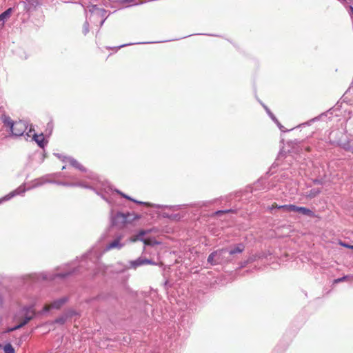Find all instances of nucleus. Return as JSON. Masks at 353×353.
<instances>
[{
  "mask_svg": "<svg viewBox=\"0 0 353 353\" xmlns=\"http://www.w3.org/2000/svg\"><path fill=\"white\" fill-rule=\"evenodd\" d=\"M277 125L279 126V129L282 131H285L283 128V126L278 121V122H275Z\"/></svg>",
  "mask_w": 353,
  "mask_h": 353,
  "instance_id": "36",
  "label": "nucleus"
},
{
  "mask_svg": "<svg viewBox=\"0 0 353 353\" xmlns=\"http://www.w3.org/2000/svg\"><path fill=\"white\" fill-rule=\"evenodd\" d=\"M150 231V230H141L139 232V233L134 236H132L131 238V241L132 242H135L137 241H143L145 245H148L149 243L147 242V240L146 239H144L143 238V236L147 234H148Z\"/></svg>",
  "mask_w": 353,
  "mask_h": 353,
  "instance_id": "8",
  "label": "nucleus"
},
{
  "mask_svg": "<svg viewBox=\"0 0 353 353\" xmlns=\"http://www.w3.org/2000/svg\"><path fill=\"white\" fill-rule=\"evenodd\" d=\"M230 212H232V210H225V211L224 210H219L216 213L217 214H223V213Z\"/></svg>",
  "mask_w": 353,
  "mask_h": 353,
  "instance_id": "31",
  "label": "nucleus"
},
{
  "mask_svg": "<svg viewBox=\"0 0 353 353\" xmlns=\"http://www.w3.org/2000/svg\"><path fill=\"white\" fill-rule=\"evenodd\" d=\"M104 21H105V20H103V21H101V25H102V24L104 23Z\"/></svg>",
  "mask_w": 353,
  "mask_h": 353,
  "instance_id": "46",
  "label": "nucleus"
},
{
  "mask_svg": "<svg viewBox=\"0 0 353 353\" xmlns=\"http://www.w3.org/2000/svg\"><path fill=\"white\" fill-rule=\"evenodd\" d=\"M24 311H25V314H24L25 316H24L23 320L21 322V323L23 325V326L26 325L30 320H32L35 315V312H34V310H33L32 307H26V308H24Z\"/></svg>",
  "mask_w": 353,
  "mask_h": 353,
  "instance_id": "5",
  "label": "nucleus"
},
{
  "mask_svg": "<svg viewBox=\"0 0 353 353\" xmlns=\"http://www.w3.org/2000/svg\"><path fill=\"white\" fill-rule=\"evenodd\" d=\"M342 245H343V246H345V247H347V248H348V246H349L348 245L345 244V243H342Z\"/></svg>",
  "mask_w": 353,
  "mask_h": 353,
  "instance_id": "42",
  "label": "nucleus"
},
{
  "mask_svg": "<svg viewBox=\"0 0 353 353\" xmlns=\"http://www.w3.org/2000/svg\"><path fill=\"white\" fill-rule=\"evenodd\" d=\"M65 168V166H63L62 170H64Z\"/></svg>",
  "mask_w": 353,
  "mask_h": 353,
  "instance_id": "47",
  "label": "nucleus"
},
{
  "mask_svg": "<svg viewBox=\"0 0 353 353\" xmlns=\"http://www.w3.org/2000/svg\"><path fill=\"white\" fill-rule=\"evenodd\" d=\"M226 248H223L220 250H217L215 252H219V254L216 255V263L218 264H221L225 262H228V260L225 259L224 257V254L227 252Z\"/></svg>",
  "mask_w": 353,
  "mask_h": 353,
  "instance_id": "10",
  "label": "nucleus"
},
{
  "mask_svg": "<svg viewBox=\"0 0 353 353\" xmlns=\"http://www.w3.org/2000/svg\"><path fill=\"white\" fill-rule=\"evenodd\" d=\"M349 14H350L351 18L353 19V7L352 6H350Z\"/></svg>",
  "mask_w": 353,
  "mask_h": 353,
  "instance_id": "34",
  "label": "nucleus"
},
{
  "mask_svg": "<svg viewBox=\"0 0 353 353\" xmlns=\"http://www.w3.org/2000/svg\"><path fill=\"white\" fill-rule=\"evenodd\" d=\"M122 239V236H118L116 239H114L113 241L110 243L108 245L106 249L107 250H111L114 248L121 249L123 244L120 243V241Z\"/></svg>",
  "mask_w": 353,
  "mask_h": 353,
  "instance_id": "9",
  "label": "nucleus"
},
{
  "mask_svg": "<svg viewBox=\"0 0 353 353\" xmlns=\"http://www.w3.org/2000/svg\"><path fill=\"white\" fill-rule=\"evenodd\" d=\"M1 119H2V121H3V124L6 126L9 127L10 129L11 128L12 125H13V123H14L12 121V120L11 119V118L9 116H6V114H3Z\"/></svg>",
  "mask_w": 353,
  "mask_h": 353,
  "instance_id": "20",
  "label": "nucleus"
},
{
  "mask_svg": "<svg viewBox=\"0 0 353 353\" xmlns=\"http://www.w3.org/2000/svg\"><path fill=\"white\" fill-rule=\"evenodd\" d=\"M130 216L129 213L124 214L121 212H118L112 219V223L113 225L118 226L121 228L125 223H128L130 220L128 217Z\"/></svg>",
  "mask_w": 353,
  "mask_h": 353,
  "instance_id": "2",
  "label": "nucleus"
},
{
  "mask_svg": "<svg viewBox=\"0 0 353 353\" xmlns=\"http://www.w3.org/2000/svg\"><path fill=\"white\" fill-rule=\"evenodd\" d=\"M34 131V130L32 128V126L30 127V130H29V132L26 133V136L28 137H30L31 136V133L32 132Z\"/></svg>",
  "mask_w": 353,
  "mask_h": 353,
  "instance_id": "32",
  "label": "nucleus"
},
{
  "mask_svg": "<svg viewBox=\"0 0 353 353\" xmlns=\"http://www.w3.org/2000/svg\"><path fill=\"white\" fill-rule=\"evenodd\" d=\"M13 9L10 8L7 9L6 11L0 14V22L2 21V23H4L5 21L7 20L11 15Z\"/></svg>",
  "mask_w": 353,
  "mask_h": 353,
  "instance_id": "14",
  "label": "nucleus"
},
{
  "mask_svg": "<svg viewBox=\"0 0 353 353\" xmlns=\"http://www.w3.org/2000/svg\"><path fill=\"white\" fill-rule=\"evenodd\" d=\"M341 147L345 151L353 153V141H348L342 143Z\"/></svg>",
  "mask_w": 353,
  "mask_h": 353,
  "instance_id": "16",
  "label": "nucleus"
},
{
  "mask_svg": "<svg viewBox=\"0 0 353 353\" xmlns=\"http://www.w3.org/2000/svg\"><path fill=\"white\" fill-rule=\"evenodd\" d=\"M3 350H4L5 353H14L15 352L14 349L13 348V347L12 346V345L10 343H7L3 347Z\"/></svg>",
  "mask_w": 353,
  "mask_h": 353,
  "instance_id": "23",
  "label": "nucleus"
},
{
  "mask_svg": "<svg viewBox=\"0 0 353 353\" xmlns=\"http://www.w3.org/2000/svg\"><path fill=\"white\" fill-rule=\"evenodd\" d=\"M292 212H297L309 217L313 218L316 216L313 211L305 207H299L294 205V208H292Z\"/></svg>",
  "mask_w": 353,
  "mask_h": 353,
  "instance_id": "6",
  "label": "nucleus"
},
{
  "mask_svg": "<svg viewBox=\"0 0 353 353\" xmlns=\"http://www.w3.org/2000/svg\"><path fill=\"white\" fill-rule=\"evenodd\" d=\"M244 250L245 245L243 243H239L236 245L233 248H231L228 252L230 255H234L235 254L241 253Z\"/></svg>",
  "mask_w": 353,
  "mask_h": 353,
  "instance_id": "13",
  "label": "nucleus"
},
{
  "mask_svg": "<svg viewBox=\"0 0 353 353\" xmlns=\"http://www.w3.org/2000/svg\"><path fill=\"white\" fill-rule=\"evenodd\" d=\"M314 183L315 184H321V181L319 179H314Z\"/></svg>",
  "mask_w": 353,
  "mask_h": 353,
  "instance_id": "37",
  "label": "nucleus"
},
{
  "mask_svg": "<svg viewBox=\"0 0 353 353\" xmlns=\"http://www.w3.org/2000/svg\"><path fill=\"white\" fill-rule=\"evenodd\" d=\"M58 185H65V186H75L79 185L81 187L87 188V186L82 185L81 183H70L66 182H56Z\"/></svg>",
  "mask_w": 353,
  "mask_h": 353,
  "instance_id": "24",
  "label": "nucleus"
},
{
  "mask_svg": "<svg viewBox=\"0 0 353 353\" xmlns=\"http://www.w3.org/2000/svg\"><path fill=\"white\" fill-rule=\"evenodd\" d=\"M168 284H169V281L167 280V281H165V283H164V286H165V287H166V286H168Z\"/></svg>",
  "mask_w": 353,
  "mask_h": 353,
  "instance_id": "39",
  "label": "nucleus"
},
{
  "mask_svg": "<svg viewBox=\"0 0 353 353\" xmlns=\"http://www.w3.org/2000/svg\"><path fill=\"white\" fill-rule=\"evenodd\" d=\"M266 110H267V112L268 113V114L270 116V117L272 118V119L274 121V122H278V120L275 117V116L270 111V110H268L267 108H265Z\"/></svg>",
  "mask_w": 353,
  "mask_h": 353,
  "instance_id": "29",
  "label": "nucleus"
},
{
  "mask_svg": "<svg viewBox=\"0 0 353 353\" xmlns=\"http://www.w3.org/2000/svg\"><path fill=\"white\" fill-rule=\"evenodd\" d=\"M118 1L123 4L131 3L133 5H138V4L142 3V1L137 3V2H136V0H118Z\"/></svg>",
  "mask_w": 353,
  "mask_h": 353,
  "instance_id": "25",
  "label": "nucleus"
},
{
  "mask_svg": "<svg viewBox=\"0 0 353 353\" xmlns=\"http://www.w3.org/2000/svg\"><path fill=\"white\" fill-rule=\"evenodd\" d=\"M22 327H23V325L20 323L19 325H16V326H14V327H14V330H18V329L21 328Z\"/></svg>",
  "mask_w": 353,
  "mask_h": 353,
  "instance_id": "35",
  "label": "nucleus"
},
{
  "mask_svg": "<svg viewBox=\"0 0 353 353\" xmlns=\"http://www.w3.org/2000/svg\"><path fill=\"white\" fill-rule=\"evenodd\" d=\"M348 248L353 249V245H350V246H348Z\"/></svg>",
  "mask_w": 353,
  "mask_h": 353,
  "instance_id": "44",
  "label": "nucleus"
},
{
  "mask_svg": "<svg viewBox=\"0 0 353 353\" xmlns=\"http://www.w3.org/2000/svg\"><path fill=\"white\" fill-rule=\"evenodd\" d=\"M28 1L33 6V8H36L37 6L41 5L40 0H28Z\"/></svg>",
  "mask_w": 353,
  "mask_h": 353,
  "instance_id": "27",
  "label": "nucleus"
},
{
  "mask_svg": "<svg viewBox=\"0 0 353 353\" xmlns=\"http://www.w3.org/2000/svg\"><path fill=\"white\" fill-rule=\"evenodd\" d=\"M32 140H34L41 148H44L48 143V141L45 140V137L43 133H41L40 134L34 133L32 134Z\"/></svg>",
  "mask_w": 353,
  "mask_h": 353,
  "instance_id": "7",
  "label": "nucleus"
},
{
  "mask_svg": "<svg viewBox=\"0 0 353 353\" xmlns=\"http://www.w3.org/2000/svg\"><path fill=\"white\" fill-rule=\"evenodd\" d=\"M126 46H128V44H123V45H121V46H120L119 47V48H123V47Z\"/></svg>",
  "mask_w": 353,
  "mask_h": 353,
  "instance_id": "41",
  "label": "nucleus"
},
{
  "mask_svg": "<svg viewBox=\"0 0 353 353\" xmlns=\"http://www.w3.org/2000/svg\"><path fill=\"white\" fill-rule=\"evenodd\" d=\"M83 32L84 34H86L89 32V23L85 21L83 26Z\"/></svg>",
  "mask_w": 353,
  "mask_h": 353,
  "instance_id": "26",
  "label": "nucleus"
},
{
  "mask_svg": "<svg viewBox=\"0 0 353 353\" xmlns=\"http://www.w3.org/2000/svg\"><path fill=\"white\" fill-rule=\"evenodd\" d=\"M119 194H120L122 197L128 199V200H130V201H132L134 203H139V204H141V205H149V204L148 203H145V202H142V201H138L135 199H133L132 198H131L130 196L125 194L124 193L121 192V191L119 190H117L116 191Z\"/></svg>",
  "mask_w": 353,
  "mask_h": 353,
  "instance_id": "19",
  "label": "nucleus"
},
{
  "mask_svg": "<svg viewBox=\"0 0 353 353\" xmlns=\"http://www.w3.org/2000/svg\"><path fill=\"white\" fill-rule=\"evenodd\" d=\"M254 261H255V256H250L247 261H245L244 262V264L242 265V266H245L246 264L249 263H252Z\"/></svg>",
  "mask_w": 353,
  "mask_h": 353,
  "instance_id": "28",
  "label": "nucleus"
},
{
  "mask_svg": "<svg viewBox=\"0 0 353 353\" xmlns=\"http://www.w3.org/2000/svg\"><path fill=\"white\" fill-rule=\"evenodd\" d=\"M321 192V190L319 188H313L311 189L310 191L306 192V197L310 199H313L316 197L318 194H319Z\"/></svg>",
  "mask_w": 353,
  "mask_h": 353,
  "instance_id": "15",
  "label": "nucleus"
},
{
  "mask_svg": "<svg viewBox=\"0 0 353 353\" xmlns=\"http://www.w3.org/2000/svg\"><path fill=\"white\" fill-rule=\"evenodd\" d=\"M346 279V276H343V277H341V278H339L337 279L336 280H335V282L336 283H339V282H341V281H345Z\"/></svg>",
  "mask_w": 353,
  "mask_h": 353,
  "instance_id": "33",
  "label": "nucleus"
},
{
  "mask_svg": "<svg viewBox=\"0 0 353 353\" xmlns=\"http://www.w3.org/2000/svg\"><path fill=\"white\" fill-rule=\"evenodd\" d=\"M28 128V125L26 122L23 121H15L13 125H12L10 132L12 136L19 137L22 136L23 133L26 131Z\"/></svg>",
  "mask_w": 353,
  "mask_h": 353,
  "instance_id": "1",
  "label": "nucleus"
},
{
  "mask_svg": "<svg viewBox=\"0 0 353 353\" xmlns=\"http://www.w3.org/2000/svg\"><path fill=\"white\" fill-rule=\"evenodd\" d=\"M68 301L67 297H62L61 299L54 301L50 305H46L44 307L46 312L49 311L51 308L59 309Z\"/></svg>",
  "mask_w": 353,
  "mask_h": 353,
  "instance_id": "3",
  "label": "nucleus"
},
{
  "mask_svg": "<svg viewBox=\"0 0 353 353\" xmlns=\"http://www.w3.org/2000/svg\"><path fill=\"white\" fill-rule=\"evenodd\" d=\"M13 331H14V327L9 328V329L8 330V332H13Z\"/></svg>",
  "mask_w": 353,
  "mask_h": 353,
  "instance_id": "40",
  "label": "nucleus"
},
{
  "mask_svg": "<svg viewBox=\"0 0 353 353\" xmlns=\"http://www.w3.org/2000/svg\"><path fill=\"white\" fill-rule=\"evenodd\" d=\"M294 205L293 204H289V205H278L276 204L272 205V209L274 208H278V209H282L285 211L288 212H292V208H294Z\"/></svg>",
  "mask_w": 353,
  "mask_h": 353,
  "instance_id": "17",
  "label": "nucleus"
},
{
  "mask_svg": "<svg viewBox=\"0 0 353 353\" xmlns=\"http://www.w3.org/2000/svg\"><path fill=\"white\" fill-rule=\"evenodd\" d=\"M68 160L72 167L79 170L81 172H86V169L76 159H73L72 157H68Z\"/></svg>",
  "mask_w": 353,
  "mask_h": 353,
  "instance_id": "12",
  "label": "nucleus"
},
{
  "mask_svg": "<svg viewBox=\"0 0 353 353\" xmlns=\"http://www.w3.org/2000/svg\"><path fill=\"white\" fill-rule=\"evenodd\" d=\"M65 321V319L64 317L58 318L55 320V323L59 324H63Z\"/></svg>",
  "mask_w": 353,
  "mask_h": 353,
  "instance_id": "30",
  "label": "nucleus"
},
{
  "mask_svg": "<svg viewBox=\"0 0 353 353\" xmlns=\"http://www.w3.org/2000/svg\"><path fill=\"white\" fill-rule=\"evenodd\" d=\"M72 274L71 272H64V273H59V274H54L52 278L51 279H55L56 278H61V279H64L67 276H68L69 275H70Z\"/></svg>",
  "mask_w": 353,
  "mask_h": 353,
  "instance_id": "22",
  "label": "nucleus"
},
{
  "mask_svg": "<svg viewBox=\"0 0 353 353\" xmlns=\"http://www.w3.org/2000/svg\"><path fill=\"white\" fill-rule=\"evenodd\" d=\"M92 10L98 9L97 6H96V5H93V6H92Z\"/></svg>",
  "mask_w": 353,
  "mask_h": 353,
  "instance_id": "38",
  "label": "nucleus"
},
{
  "mask_svg": "<svg viewBox=\"0 0 353 353\" xmlns=\"http://www.w3.org/2000/svg\"><path fill=\"white\" fill-rule=\"evenodd\" d=\"M1 347V345H0V347Z\"/></svg>",
  "mask_w": 353,
  "mask_h": 353,
  "instance_id": "48",
  "label": "nucleus"
},
{
  "mask_svg": "<svg viewBox=\"0 0 353 353\" xmlns=\"http://www.w3.org/2000/svg\"><path fill=\"white\" fill-rule=\"evenodd\" d=\"M305 150H306L307 151H310V148L309 147H307V148H305Z\"/></svg>",
  "mask_w": 353,
  "mask_h": 353,
  "instance_id": "43",
  "label": "nucleus"
},
{
  "mask_svg": "<svg viewBox=\"0 0 353 353\" xmlns=\"http://www.w3.org/2000/svg\"><path fill=\"white\" fill-rule=\"evenodd\" d=\"M219 254V252H212L208 257V262L210 263L212 265H218L216 263V255Z\"/></svg>",
  "mask_w": 353,
  "mask_h": 353,
  "instance_id": "18",
  "label": "nucleus"
},
{
  "mask_svg": "<svg viewBox=\"0 0 353 353\" xmlns=\"http://www.w3.org/2000/svg\"><path fill=\"white\" fill-rule=\"evenodd\" d=\"M25 191H26L25 188L20 186L17 190H15L14 191L10 192L9 194L6 196L3 199H0V203L2 201L8 200L16 195L21 194L25 192Z\"/></svg>",
  "mask_w": 353,
  "mask_h": 353,
  "instance_id": "11",
  "label": "nucleus"
},
{
  "mask_svg": "<svg viewBox=\"0 0 353 353\" xmlns=\"http://www.w3.org/2000/svg\"><path fill=\"white\" fill-rule=\"evenodd\" d=\"M20 3L23 4V9L26 12H30L32 10V8L33 7L30 3L28 1V0L26 1H21Z\"/></svg>",
  "mask_w": 353,
  "mask_h": 353,
  "instance_id": "21",
  "label": "nucleus"
},
{
  "mask_svg": "<svg viewBox=\"0 0 353 353\" xmlns=\"http://www.w3.org/2000/svg\"><path fill=\"white\" fill-rule=\"evenodd\" d=\"M147 264L154 265L155 263L153 262L150 259H143L142 257H139L134 261H130L131 268H134V269L137 268L138 266L143 265H147Z\"/></svg>",
  "mask_w": 353,
  "mask_h": 353,
  "instance_id": "4",
  "label": "nucleus"
},
{
  "mask_svg": "<svg viewBox=\"0 0 353 353\" xmlns=\"http://www.w3.org/2000/svg\"><path fill=\"white\" fill-rule=\"evenodd\" d=\"M341 2L344 3L345 0H339Z\"/></svg>",
  "mask_w": 353,
  "mask_h": 353,
  "instance_id": "45",
  "label": "nucleus"
}]
</instances>
